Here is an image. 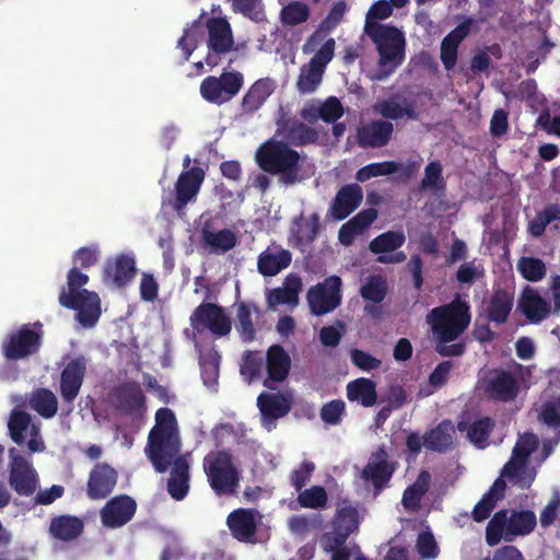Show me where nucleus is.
Wrapping results in <instances>:
<instances>
[{
  "label": "nucleus",
  "mask_w": 560,
  "mask_h": 560,
  "mask_svg": "<svg viewBox=\"0 0 560 560\" xmlns=\"http://www.w3.org/2000/svg\"><path fill=\"white\" fill-rule=\"evenodd\" d=\"M360 516L352 505H345L337 510L332 520V533L324 536V541H332V547L345 545L348 537L358 530Z\"/></svg>",
  "instance_id": "22"
},
{
  "label": "nucleus",
  "mask_w": 560,
  "mask_h": 560,
  "mask_svg": "<svg viewBox=\"0 0 560 560\" xmlns=\"http://www.w3.org/2000/svg\"><path fill=\"white\" fill-rule=\"evenodd\" d=\"M255 161L261 171L272 175H281L285 185H293L301 180L299 171L303 158L283 141L266 140L256 150Z\"/></svg>",
  "instance_id": "3"
},
{
  "label": "nucleus",
  "mask_w": 560,
  "mask_h": 560,
  "mask_svg": "<svg viewBox=\"0 0 560 560\" xmlns=\"http://www.w3.org/2000/svg\"><path fill=\"white\" fill-rule=\"evenodd\" d=\"M88 370L84 355L71 359L60 373L59 393L63 402L72 405L82 387Z\"/></svg>",
  "instance_id": "18"
},
{
  "label": "nucleus",
  "mask_w": 560,
  "mask_h": 560,
  "mask_svg": "<svg viewBox=\"0 0 560 560\" xmlns=\"http://www.w3.org/2000/svg\"><path fill=\"white\" fill-rule=\"evenodd\" d=\"M347 10L348 5L345 1L340 0L338 2H335L326 18L319 23V30L314 32L306 39L302 48L303 52H312L323 39V36L319 34V31L328 33L335 30L338 26V24L343 20Z\"/></svg>",
  "instance_id": "33"
},
{
  "label": "nucleus",
  "mask_w": 560,
  "mask_h": 560,
  "mask_svg": "<svg viewBox=\"0 0 560 560\" xmlns=\"http://www.w3.org/2000/svg\"><path fill=\"white\" fill-rule=\"evenodd\" d=\"M201 241L212 253H226L235 247L237 240L235 234L229 230L211 231L208 228L201 230Z\"/></svg>",
  "instance_id": "38"
},
{
  "label": "nucleus",
  "mask_w": 560,
  "mask_h": 560,
  "mask_svg": "<svg viewBox=\"0 0 560 560\" xmlns=\"http://www.w3.org/2000/svg\"><path fill=\"white\" fill-rule=\"evenodd\" d=\"M361 478L365 483H372L376 493L385 486V445L378 446L372 459L361 471Z\"/></svg>",
  "instance_id": "37"
},
{
  "label": "nucleus",
  "mask_w": 560,
  "mask_h": 560,
  "mask_svg": "<svg viewBox=\"0 0 560 560\" xmlns=\"http://www.w3.org/2000/svg\"><path fill=\"white\" fill-rule=\"evenodd\" d=\"M205 179V172L200 167H192L182 172L175 184V200L173 207L179 211L184 209L199 192Z\"/></svg>",
  "instance_id": "24"
},
{
  "label": "nucleus",
  "mask_w": 560,
  "mask_h": 560,
  "mask_svg": "<svg viewBox=\"0 0 560 560\" xmlns=\"http://www.w3.org/2000/svg\"><path fill=\"white\" fill-rule=\"evenodd\" d=\"M253 308L245 302H240L236 308V330L244 342H250L256 337V329L253 323Z\"/></svg>",
  "instance_id": "43"
},
{
  "label": "nucleus",
  "mask_w": 560,
  "mask_h": 560,
  "mask_svg": "<svg viewBox=\"0 0 560 560\" xmlns=\"http://www.w3.org/2000/svg\"><path fill=\"white\" fill-rule=\"evenodd\" d=\"M10 458L9 483L11 488L19 495H33L37 490L39 479L32 463L18 454L15 448L10 450Z\"/></svg>",
  "instance_id": "15"
},
{
  "label": "nucleus",
  "mask_w": 560,
  "mask_h": 560,
  "mask_svg": "<svg viewBox=\"0 0 560 560\" xmlns=\"http://www.w3.org/2000/svg\"><path fill=\"white\" fill-rule=\"evenodd\" d=\"M145 395L136 381L119 384L112 392V402L116 411L130 417H142L147 410Z\"/></svg>",
  "instance_id": "16"
},
{
  "label": "nucleus",
  "mask_w": 560,
  "mask_h": 560,
  "mask_svg": "<svg viewBox=\"0 0 560 560\" xmlns=\"http://www.w3.org/2000/svg\"><path fill=\"white\" fill-rule=\"evenodd\" d=\"M514 304L512 292L497 288L493 290L485 306V317L489 323L503 325L508 322Z\"/></svg>",
  "instance_id": "26"
},
{
  "label": "nucleus",
  "mask_w": 560,
  "mask_h": 560,
  "mask_svg": "<svg viewBox=\"0 0 560 560\" xmlns=\"http://www.w3.org/2000/svg\"><path fill=\"white\" fill-rule=\"evenodd\" d=\"M137 508L136 500L130 495H115L100 511L102 525L110 529L120 528L133 518Z\"/></svg>",
  "instance_id": "17"
},
{
  "label": "nucleus",
  "mask_w": 560,
  "mask_h": 560,
  "mask_svg": "<svg viewBox=\"0 0 560 560\" xmlns=\"http://www.w3.org/2000/svg\"><path fill=\"white\" fill-rule=\"evenodd\" d=\"M30 407L43 418L50 419L58 411V399L49 388H37L32 393Z\"/></svg>",
  "instance_id": "40"
},
{
  "label": "nucleus",
  "mask_w": 560,
  "mask_h": 560,
  "mask_svg": "<svg viewBox=\"0 0 560 560\" xmlns=\"http://www.w3.org/2000/svg\"><path fill=\"white\" fill-rule=\"evenodd\" d=\"M458 47L446 38L442 39L440 58L446 71H452L455 68L458 59Z\"/></svg>",
  "instance_id": "60"
},
{
  "label": "nucleus",
  "mask_w": 560,
  "mask_h": 560,
  "mask_svg": "<svg viewBox=\"0 0 560 560\" xmlns=\"http://www.w3.org/2000/svg\"><path fill=\"white\" fill-rule=\"evenodd\" d=\"M363 300L372 302L364 306V312L377 319L382 314V306L377 305L385 299V278L380 275L370 276L360 290Z\"/></svg>",
  "instance_id": "31"
},
{
  "label": "nucleus",
  "mask_w": 560,
  "mask_h": 560,
  "mask_svg": "<svg viewBox=\"0 0 560 560\" xmlns=\"http://www.w3.org/2000/svg\"><path fill=\"white\" fill-rule=\"evenodd\" d=\"M421 190L444 191L446 183L442 176V165L439 161L430 162L424 168V177L420 182Z\"/></svg>",
  "instance_id": "49"
},
{
  "label": "nucleus",
  "mask_w": 560,
  "mask_h": 560,
  "mask_svg": "<svg viewBox=\"0 0 560 560\" xmlns=\"http://www.w3.org/2000/svg\"><path fill=\"white\" fill-rule=\"evenodd\" d=\"M346 405L340 399H334L323 405L319 411L320 419L330 425H337L342 420Z\"/></svg>",
  "instance_id": "53"
},
{
  "label": "nucleus",
  "mask_w": 560,
  "mask_h": 560,
  "mask_svg": "<svg viewBox=\"0 0 560 560\" xmlns=\"http://www.w3.org/2000/svg\"><path fill=\"white\" fill-rule=\"evenodd\" d=\"M521 276L530 282H538L546 277V264L536 257H521L517 261Z\"/></svg>",
  "instance_id": "45"
},
{
  "label": "nucleus",
  "mask_w": 560,
  "mask_h": 560,
  "mask_svg": "<svg viewBox=\"0 0 560 560\" xmlns=\"http://www.w3.org/2000/svg\"><path fill=\"white\" fill-rule=\"evenodd\" d=\"M336 42L328 38L320 48L300 68V73L295 83L300 94L314 93L320 85L326 68L335 56Z\"/></svg>",
  "instance_id": "10"
},
{
  "label": "nucleus",
  "mask_w": 560,
  "mask_h": 560,
  "mask_svg": "<svg viewBox=\"0 0 560 560\" xmlns=\"http://www.w3.org/2000/svg\"><path fill=\"white\" fill-rule=\"evenodd\" d=\"M550 302L537 289L525 285L517 300V310L529 324H540L550 315L560 314V275H552L549 281Z\"/></svg>",
  "instance_id": "6"
},
{
  "label": "nucleus",
  "mask_w": 560,
  "mask_h": 560,
  "mask_svg": "<svg viewBox=\"0 0 560 560\" xmlns=\"http://www.w3.org/2000/svg\"><path fill=\"white\" fill-rule=\"evenodd\" d=\"M259 513L254 509L238 508L226 517V525L233 538L241 542H256Z\"/></svg>",
  "instance_id": "19"
},
{
  "label": "nucleus",
  "mask_w": 560,
  "mask_h": 560,
  "mask_svg": "<svg viewBox=\"0 0 560 560\" xmlns=\"http://www.w3.org/2000/svg\"><path fill=\"white\" fill-rule=\"evenodd\" d=\"M203 469L217 495H234L240 486L241 472L228 450L209 453L203 458Z\"/></svg>",
  "instance_id": "7"
},
{
  "label": "nucleus",
  "mask_w": 560,
  "mask_h": 560,
  "mask_svg": "<svg viewBox=\"0 0 560 560\" xmlns=\"http://www.w3.org/2000/svg\"><path fill=\"white\" fill-rule=\"evenodd\" d=\"M406 38L396 26L387 25V67L394 68L405 60Z\"/></svg>",
  "instance_id": "41"
},
{
  "label": "nucleus",
  "mask_w": 560,
  "mask_h": 560,
  "mask_svg": "<svg viewBox=\"0 0 560 560\" xmlns=\"http://www.w3.org/2000/svg\"><path fill=\"white\" fill-rule=\"evenodd\" d=\"M83 520L70 514L55 516L49 524V534L61 541L74 540L83 534Z\"/></svg>",
  "instance_id": "30"
},
{
  "label": "nucleus",
  "mask_w": 560,
  "mask_h": 560,
  "mask_svg": "<svg viewBox=\"0 0 560 560\" xmlns=\"http://www.w3.org/2000/svg\"><path fill=\"white\" fill-rule=\"evenodd\" d=\"M273 90V82L268 78L255 81L242 98V113L246 115L256 113L272 94Z\"/></svg>",
  "instance_id": "32"
},
{
  "label": "nucleus",
  "mask_w": 560,
  "mask_h": 560,
  "mask_svg": "<svg viewBox=\"0 0 560 560\" xmlns=\"http://www.w3.org/2000/svg\"><path fill=\"white\" fill-rule=\"evenodd\" d=\"M208 30V54L206 56V63L214 68L219 65L221 55L232 50L234 45L232 28L225 18H209L206 21Z\"/></svg>",
  "instance_id": "13"
},
{
  "label": "nucleus",
  "mask_w": 560,
  "mask_h": 560,
  "mask_svg": "<svg viewBox=\"0 0 560 560\" xmlns=\"http://www.w3.org/2000/svg\"><path fill=\"white\" fill-rule=\"evenodd\" d=\"M285 137L294 144L305 145L315 143L318 139V133L315 129L306 126L301 121H293L289 126Z\"/></svg>",
  "instance_id": "50"
},
{
  "label": "nucleus",
  "mask_w": 560,
  "mask_h": 560,
  "mask_svg": "<svg viewBox=\"0 0 560 560\" xmlns=\"http://www.w3.org/2000/svg\"><path fill=\"white\" fill-rule=\"evenodd\" d=\"M536 524V514L530 510H499L487 524L486 542L490 547L499 545L502 539L511 542L518 536L530 534Z\"/></svg>",
  "instance_id": "5"
},
{
  "label": "nucleus",
  "mask_w": 560,
  "mask_h": 560,
  "mask_svg": "<svg viewBox=\"0 0 560 560\" xmlns=\"http://www.w3.org/2000/svg\"><path fill=\"white\" fill-rule=\"evenodd\" d=\"M538 439L534 433L520 436L509 462L502 468V476L520 489H528L535 480L536 471L527 464L528 456L538 447Z\"/></svg>",
  "instance_id": "9"
},
{
  "label": "nucleus",
  "mask_w": 560,
  "mask_h": 560,
  "mask_svg": "<svg viewBox=\"0 0 560 560\" xmlns=\"http://www.w3.org/2000/svg\"><path fill=\"white\" fill-rule=\"evenodd\" d=\"M453 369L452 361L440 362L429 375V383L433 387H442L447 383Z\"/></svg>",
  "instance_id": "64"
},
{
  "label": "nucleus",
  "mask_w": 560,
  "mask_h": 560,
  "mask_svg": "<svg viewBox=\"0 0 560 560\" xmlns=\"http://www.w3.org/2000/svg\"><path fill=\"white\" fill-rule=\"evenodd\" d=\"M328 495L324 487L312 486L299 492L298 503L301 508L319 510L327 505Z\"/></svg>",
  "instance_id": "47"
},
{
  "label": "nucleus",
  "mask_w": 560,
  "mask_h": 560,
  "mask_svg": "<svg viewBox=\"0 0 560 560\" xmlns=\"http://www.w3.org/2000/svg\"><path fill=\"white\" fill-rule=\"evenodd\" d=\"M364 34L375 44L378 52V67L375 70H369L368 77L375 80L385 78V24L377 21H365Z\"/></svg>",
  "instance_id": "34"
},
{
  "label": "nucleus",
  "mask_w": 560,
  "mask_h": 560,
  "mask_svg": "<svg viewBox=\"0 0 560 560\" xmlns=\"http://www.w3.org/2000/svg\"><path fill=\"white\" fill-rule=\"evenodd\" d=\"M292 261V254L280 245L268 246L258 256L257 268L264 277H273L288 268Z\"/></svg>",
  "instance_id": "27"
},
{
  "label": "nucleus",
  "mask_w": 560,
  "mask_h": 560,
  "mask_svg": "<svg viewBox=\"0 0 560 560\" xmlns=\"http://www.w3.org/2000/svg\"><path fill=\"white\" fill-rule=\"evenodd\" d=\"M470 322V305L459 294L450 303L432 308L427 315L433 336L442 342L457 340Z\"/></svg>",
  "instance_id": "4"
},
{
  "label": "nucleus",
  "mask_w": 560,
  "mask_h": 560,
  "mask_svg": "<svg viewBox=\"0 0 560 560\" xmlns=\"http://www.w3.org/2000/svg\"><path fill=\"white\" fill-rule=\"evenodd\" d=\"M350 358L352 363L362 371H372L381 365L380 360L360 349H353Z\"/></svg>",
  "instance_id": "62"
},
{
  "label": "nucleus",
  "mask_w": 560,
  "mask_h": 560,
  "mask_svg": "<svg viewBox=\"0 0 560 560\" xmlns=\"http://www.w3.org/2000/svg\"><path fill=\"white\" fill-rule=\"evenodd\" d=\"M341 284L340 277L329 276L311 287L306 293L311 313L322 316L336 310L341 304Z\"/></svg>",
  "instance_id": "12"
},
{
  "label": "nucleus",
  "mask_w": 560,
  "mask_h": 560,
  "mask_svg": "<svg viewBox=\"0 0 560 560\" xmlns=\"http://www.w3.org/2000/svg\"><path fill=\"white\" fill-rule=\"evenodd\" d=\"M43 324H23L9 332L2 340L0 349L7 361H20L39 352L43 343Z\"/></svg>",
  "instance_id": "8"
},
{
  "label": "nucleus",
  "mask_w": 560,
  "mask_h": 560,
  "mask_svg": "<svg viewBox=\"0 0 560 560\" xmlns=\"http://www.w3.org/2000/svg\"><path fill=\"white\" fill-rule=\"evenodd\" d=\"M257 406L262 420L273 422L287 416L292 408L290 396L281 393H261L257 398Z\"/></svg>",
  "instance_id": "28"
},
{
  "label": "nucleus",
  "mask_w": 560,
  "mask_h": 560,
  "mask_svg": "<svg viewBox=\"0 0 560 560\" xmlns=\"http://www.w3.org/2000/svg\"><path fill=\"white\" fill-rule=\"evenodd\" d=\"M418 552L427 559H433L439 553V547L435 538L430 532H422L418 535L417 539Z\"/></svg>",
  "instance_id": "59"
},
{
  "label": "nucleus",
  "mask_w": 560,
  "mask_h": 560,
  "mask_svg": "<svg viewBox=\"0 0 560 560\" xmlns=\"http://www.w3.org/2000/svg\"><path fill=\"white\" fill-rule=\"evenodd\" d=\"M358 143L362 148L385 145V120H376L358 129Z\"/></svg>",
  "instance_id": "42"
},
{
  "label": "nucleus",
  "mask_w": 560,
  "mask_h": 560,
  "mask_svg": "<svg viewBox=\"0 0 560 560\" xmlns=\"http://www.w3.org/2000/svg\"><path fill=\"white\" fill-rule=\"evenodd\" d=\"M194 329L200 331L208 329L215 337H224L230 334L232 324L224 308L214 303H201L190 316Z\"/></svg>",
  "instance_id": "14"
},
{
  "label": "nucleus",
  "mask_w": 560,
  "mask_h": 560,
  "mask_svg": "<svg viewBox=\"0 0 560 560\" xmlns=\"http://www.w3.org/2000/svg\"><path fill=\"white\" fill-rule=\"evenodd\" d=\"M494 425L495 422L490 417L477 419L469 425L467 436L478 447L483 448Z\"/></svg>",
  "instance_id": "48"
},
{
  "label": "nucleus",
  "mask_w": 560,
  "mask_h": 560,
  "mask_svg": "<svg viewBox=\"0 0 560 560\" xmlns=\"http://www.w3.org/2000/svg\"><path fill=\"white\" fill-rule=\"evenodd\" d=\"M539 419L549 427H560V396L541 405Z\"/></svg>",
  "instance_id": "58"
},
{
  "label": "nucleus",
  "mask_w": 560,
  "mask_h": 560,
  "mask_svg": "<svg viewBox=\"0 0 560 560\" xmlns=\"http://www.w3.org/2000/svg\"><path fill=\"white\" fill-rule=\"evenodd\" d=\"M267 377L262 384L269 389H276L277 384L283 382L291 369L290 355L282 346L272 345L269 347L266 355Z\"/></svg>",
  "instance_id": "23"
},
{
  "label": "nucleus",
  "mask_w": 560,
  "mask_h": 560,
  "mask_svg": "<svg viewBox=\"0 0 560 560\" xmlns=\"http://www.w3.org/2000/svg\"><path fill=\"white\" fill-rule=\"evenodd\" d=\"M88 282V275L71 268L67 275L68 289H61L58 300L61 306L77 312L75 317L84 328H92L101 316V300L95 292L82 289Z\"/></svg>",
  "instance_id": "2"
},
{
  "label": "nucleus",
  "mask_w": 560,
  "mask_h": 560,
  "mask_svg": "<svg viewBox=\"0 0 560 560\" xmlns=\"http://www.w3.org/2000/svg\"><path fill=\"white\" fill-rule=\"evenodd\" d=\"M454 425L451 420H443L423 436V445L431 451L444 453L453 444Z\"/></svg>",
  "instance_id": "36"
},
{
  "label": "nucleus",
  "mask_w": 560,
  "mask_h": 560,
  "mask_svg": "<svg viewBox=\"0 0 560 560\" xmlns=\"http://www.w3.org/2000/svg\"><path fill=\"white\" fill-rule=\"evenodd\" d=\"M315 470L313 462L304 460L300 467L290 474L291 486L298 491H302L306 483L310 481L312 474Z\"/></svg>",
  "instance_id": "55"
},
{
  "label": "nucleus",
  "mask_w": 560,
  "mask_h": 560,
  "mask_svg": "<svg viewBox=\"0 0 560 560\" xmlns=\"http://www.w3.org/2000/svg\"><path fill=\"white\" fill-rule=\"evenodd\" d=\"M498 502L495 498L493 499L485 493L472 510L474 521L477 523L486 521L491 515Z\"/></svg>",
  "instance_id": "61"
},
{
  "label": "nucleus",
  "mask_w": 560,
  "mask_h": 560,
  "mask_svg": "<svg viewBox=\"0 0 560 560\" xmlns=\"http://www.w3.org/2000/svg\"><path fill=\"white\" fill-rule=\"evenodd\" d=\"M559 509L560 497L556 494L540 512L539 522L542 528H548L555 523Z\"/></svg>",
  "instance_id": "63"
},
{
  "label": "nucleus",
  "mask_w": 560,
  "mask_h": 560,
  "mask_svg": "<svg viewBox=\"0 0 560 560\" xmlns=\"http://www.w3.org/2000/svg\"><path fill=\"white\" fill-rule=\"evenodd\" d=\"M118 472L106 463L96 464L89 475L86 495L91 500H103L115 489Z\"/></svg>",
  "instance_id": "20"
},
{
  "label": "nucleus",
  "mask_w": 560,
  "mask_h": 560,
  "mask_svg": "<svg viewBox=\"0 0 560 560\" xmlns=\"http://www.w3.org/2000/svg\"><path fill=\"white\" fill-rule=\"evenodd\" d=\"M200 374L203 384L213 386L219 377V360L214 355L205 357L200 360Z\"/></svg>",
  "instance_id": "57"
},
{
  "label": "nucleus",
  "mask_w": 560,
  "mask_h": 560,
  "mask_svg": "<svg viewBox=\"0 0 560 560\" xmlns=\"http://www.w3.org/2000/svg\"><path fill=\"white\" fill-rule=\"evenodd\" d=\"M244 85L242 72L223 71L219 77L209 75L200 83V94L211 104L222 105L233 100Z\"/></svg>",
  "instance_id": "11"
},
{
  "label": "nucleus",
  "mask_w": 560,
  "mask_h": 560,
  "mask_svg": "<svg viewBox=\"0 0 560 560\" xmlns=\"http://www.w3.org/2000/svg\"><path fill=\"white\" fill-rule=\"evenodd\" d=\"M264 365V358L258 351H246L242 357L241 374L248 383L260 376Z\"/></svg>",
  "instance_id": "51"
},
{
  "label": "nucleus",
  "mask_w": 560,
  "mask_h": 560,
  "mask_svg": "<svg viewBox=\"0 0 560 560\" xmlns=\"http://www.w3.org/2000/svg\"><path fill=\"white\" fill-rule=\"evenodd\" d=\"M182 447L175 413L163 407L155 412V424L150 430L145 455L158 472H165L172 465L167 480L170 495L182 501L189 491V463L185 456H178Z\"/></svg>",
  "instance_id": "1"
},
{
  "label": "nucleus",
  "mask_w": 560,
  "mask_h": 560,
  "mask_svg": "<svg viewBox=\"0 0 560 560\" xmlns=\"http://www.w3.org/2000/svg\"><path fill=\"white\" fill-rule=\"evenodd\" d=\"M485 390L490 398L506 402L517 397L520 386L516 378L509 371L498 370L488 380Z\"/></svg>",
  "instance_id": "25"
},
{
  "label": "nucleus",
  "mask_w": 560,
  "mask_h": 560,
  "mask_svg": "<svg viewBox=\"0 0 560 560\" xmlns=\"http://www.w3.org/2000/svg\"><path fill=\"white\" fill-rule=\"evenodd\" d=\"M363 200V190L358 184L342 186L332 199L328 217L335 221H342L354 212Z\"/></svg>",
  "instance_id": "21"
},
{
  "label": "nucleus",
  "mask_w": 560,
  "mask_h": 560,
  "mask_svg": "<svg viewBox=\"0 0 560 560\" xmlns=\"http://www.w3.org/2000/svg\"><path fill=\"white\" fill-rule=\"evenodd\" d=\"M31 416L19 409H13L11 411L8 429L10 432V438L18 445H22L25 442V432L31 425Z\"/></svg>",
  "instance_id": "44"
},
{
  "label": "nucleus",
  "mask_w": 560,
  "mask_h": 560,
  "mask_svg": "<svg viewBox=\"0 0 560 560\" xmlns=\"http://www.w3.org/2000/svg\"><path fill=\"white\" fill-rule=\"evenodd\" d=\"M206 15V12H201L198 20H195L189 28L184 30L182 37L177 42V47L183 51L182 63L189 60L191 54L197 48V40L194 36V28H197L200 24L201 19Z\"/></svg>",
  "instance_id": "52"
},
{
  "label": "nucleus",
  "mask_w": 560,
  "mask_h": 560,
  "mask_svg": "<svg viewBox=\"0 0 560 560\" xmlns=\"http://www.w3.org/2000/svg\"><path fill=\"white\" fill-rule=\"evenodd\" d=\"M419 168V161H410L406 164L387 161V176L396 175V178L402 183L408 182Z\"/></svg>",
  "instance_id": "54"
},
{
  "label": "nucleus",
  "mask_w": 560,
  "mask_h": 560,
  "mask_svg": "<svg viewBox=\"0 0 560 560\" xmlns=\"http://www.w3.org/2000/svg\"><path fill=\"white\" fill-rule=\"evenodd\" d=\"M302 289V280L298 276H288L282 288L272 289L267 295L269 306L295 305Z\"/></svg>",
  "instance_id": "35"
},
{
  "label": "nucleus",
  "mask_w": 560,
  "mask_h": 560,
  "mask_svg": "<svg viewBox=\"0 0 560 560\" xmlns=\"http://www.w3.org/2000/svg\"><path fill=\"white\" fill-rule=\"evenodd\" d=\"M310 18V9L302 1H292L284 5L280 12V20L283 25L295 26L304 23Z\"/></svg>",
  "instance_id": "46"
},
{
  "label": "nucleus",
  "mask_w": 560,
  "mask_h": 560,
  "mask_svg": "<svg viewBox=\"0 0 560 560\" xmlns=\"http://www.w3.org/2000/svg\"><path fill=\"white\" fill-rule=\"evenodd\" d=\"M320 119L325 122L331 124L337 121L343 115L341 102L335 97H328L323 104L319 105Z\"/></svg>",
  "instance_id": "56"
},
{
  "label": "nucleus",
  "mask_w": 560,
  "mask_h": 560,
  "mask_svg": "<svg viewBox=\"0 0 560 560\" xmlns=\"http://www.w3.org/2000/svg\"><path fill=\"white\" fill-rule=\"evenodd\" d=\"M136 276V261L132 256L120 254L115 259H108L104 267V279L122 288Z\"/></svg>",
  "instance_id": "29"
},
{
  "label": "nucleus",
  "mask_w": 560,
  "mask_h": 560,
  "mask_svg": "<svg viewBox=\"0 0 560 560\" xmlns=\"http://www.w3.org/2000/svg\"><path fill=\"white\" fill-rule=\"evenodd\" d=\"M347 397L350 401L371 407L377 399L375 383L364 377L352 381L347 385Z\"/></svg>",
  "instance_id": "39"
}]
</instances>
